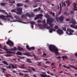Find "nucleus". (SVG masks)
<instances>
[{
  "mask_svg": "<svg viewBox=\"0 0 77 77\" xmlns=\"http://www.w3.org/2000/svg\"><path fill=\"white\" fill-rule=\"evenodd\" d=\"M53 21H54V19L53 18L51 19V20H47V23L48 24H50V26L48 28L47 27V25H45V26H40L39 27H40L41 29H44L45 27L48 29L49 33H52L53 32H55L56 29L53 28V27L54 26V25L51 23L53 22Z\"/></svg>",
  "mask_w": 77,
  "mask_h": 77,
  "instance_id": "1",
  "label": "nucleus"
},
{
  "mask_svg": "<svg viewBox=\"0 0 77 77\" xmlns=\"http://www.w3.org/2000/svg\"><path fill=\"white\" fill-rule=\"evenodd\" d=\"M5 47H6V46H3L1 45L0 44V48H2V49H3L4 50H6L8 52V53H13V54H15V52H11V51H14V50H19V51H21V50H23V48H20V46H18L17 49L16 48V47H14V48H12L11 49H6V48H5Z\"/></svg>",
  "mask_w": 77,
  "mask_h": 77,
  "instance_id": "2",
  "label": "nucleus"
},
{
  "mask_svg": "<svg viewBox=\"0 0 77 77\" xmlns=\"http://www.w3.org/2000/svg\"><path fill=\"white\" fill-rule=\"evenodd\" d=\"M49 48L51 51L54 52L57 54H59V52H58L59 50H58L57 47L54 45H49Z\"/></svg>",
  "mask_w": 77,
  "mask_h": 77,
  "instance_id": "3",
  "label": "nucleus"
},
{
  "mask_svg": "<svg viewBox=\"0 0 77 77\" xmlns=\"http://www.w3.org/2000/svg\"><path fill=\"white\" fill-rule=\"evenodd\" d=\"M68 32H72V33H74V31L73 30L71 29L70 28L67 29V31L66 32V34H67L68 35H73V34L71 33H69Z\"/></svg>",
  "mask_w": 77,
  "mask_h": 77,
  "instance_id": "4",
  "label": "nucleus"
},
{
  "mask_svg": "<svg viewBox=\"0 0 77 77\" xmlns=\"http://www.w3.org/2000/svg\"><path fill=\"white\" fill-rule=\"evenodd\" d=\"M56 20L57 22L60 23H62L63 20V17L61 16L59 18L57 17L56 18Z\"/></svg>",
  "mask_w": 77,
  "mask_h": 77,
  "instance_id": "5",
  "label": "nucleus"
},
{
  "mask_svg": "<svg viewBox=\"0 0 77 77\" xmlns=\"http://www.w3.org/2000/svg\"><path fill=\"white\" fill-rule=\"evenodd\" d=\"M6 43L7 44L9 45L10 47L13 46L14 45V42L10 40L9 39H8V42H6Z\"/></svg>",
  "mask_w": 77,
  "mask_h": 77,
  "instance_id": "6",
  "label": "nucleus"
},
{
  "mask_svg": "<svg viewBox=\"0 0 77 77\" xmlns=\"http://www.w3.org/2000/svg\"><path fill=\"white\" fill-rule=\"evenodd\" d=\"M57 33H58L59 35H62L63 34V31L62 30V29H58L57 31Z\"/></svg>",
  "mask_w": 77,
  "mask_h": 77,
  "instance_id": "7",
  "label": "nucleus"
},
{
  "mask_svg": "<svg viewBox=\"0 0 77 77\" xmlns=\"http://www.w3.org/2000/svg\"><path fill=\"white\" fill-rule=\"evenodd\" d=\"M26 47L27 49L29 50H31V49H32V50H34L35 48L34 47H32L31 48H29V45H27L26 46Z\"/></svg>",
  "mask_w": 77,
  "mask_h": 77,
  "instance_id": "8",
  "label": "nucleus"
},
{
  "mask_svg": "<svg viewBox=\"0 0 77 77\" xmlns=\"http://www.w3.org/2000/svg\"><path fill=\"white\" fill-rule=\"evenodd\" d=\"M42 17V15L40 14L37 15V16L34 18V20H38V19L39 17Z\"/></svg>",
  "mask_w": 77,
  "mask_h": 77,
  "instance_id": "9",
  "label": "nucleus"
},
{
  "mask_svg": "<svg viewBox=\"0 0 77 77\" xmlns=\"http://www.w3.org/2000/svg\"><path fill=\"white\" fill-rule=\"evenodd\" d=\"M17 10L19 11V12L17 14H21L22 11V8H19L17 9Z\"/></svg>",
  "mask_w": 77,
  "mask_h": 77,
  "instance_id": "10",
  "label": "nucleus"
},
{
  "mask_svg": "<svg viewBox=\"0 0 77 77\" xmlns=\"http://www.w3.org/2000/svg\"><path fill=\"white\" fill-rule=\"evenodd\" d=\"M26 16H28V17H30V18H31V17H34V14H32V15H30V14H29V13H26Z\"/></svg>",
  "mask_w": 77,
  "mask_h": 77,
  "instance_id": "11",
  "label": "nucleus"
},
{
  "mask_svg": "<svg viewBox=\"0 0 77 77\" xmlns=\"http://www.w3.org/2000/svg\"><path fill=\"white\" fill-rule=\"evenodd\" d=\"M12 22H17V21H18V22H19V23H23V24H27V23H25L24 22H22V21H18L17 20H16V21H11Z\"/></svg>",
  "mask_w": 77,
  "mask_h": 77,
  "instance_id": "12",
  "label": "nucleus"
},
{
  "mask_svg": "<svg viewBox=\"0 0 77 77\" xmlns=\"http://www.w3.org/2000/svg\"><path fill=\"white\" fill-rule=\"evenodd\" d=\"M70 23H72V24H76V22L74 19H72V21L70 22Z\"/></svg>",
  "mask_w": 77,
  "mask_h": 77,
  "instance_id": "13",
  "label": "nucleus"
},
{
  "mask_svg": "<svg viewBox=\"0 0 77 77\" xmlns=\"http://www.w3.org/2000/svg\"><path fill=\"white\" fill-rule=\"evenodd\" d=\"M70 27L73 28L74 29H77V26L72 24L70 26Z\"/></svg>",
  "mask_w": 77,
  "mask_h": 77,
  "instance_id": "14",
  "label": "nucleus"
},
{
  "mask_svg": "<svg viewBox=\"0 0 77 77\" xmlns=\"http://www.w3.org/2000/svg\"><path fill=\"white\" fill-rule=\"evenodd\" d=\"M75 6H74V8L73 9V10L74 11H77V7H76V6L77 5V4L75 3L74 4Z\"/></svg>",
  "mask_w": 77,
  "mask_h": 77,
  "instance_id": "15",
  "label": "nucleus"
},
{
  "mask_svg": "<svg viewBox=\"0 0 77 77\" xmlns=\"http://www.w3.org/2000/svg\"><path fill=\"white\" fill-rule=\"evenodd\" d=\"M40 75L41 76V77H50V76L48 75H44V74L41 75L40 74Z\"/></svg>",
  "mask_w": 77,
  "mask_h": 77,
  "instance_id": "16",
  "label": "nucleus"
},
{
  "mask_svg": "<svg viewBox=\"0 0 77 77\" xmlns=\"http://www.w3.org/2000/svg\"><path fill=\"white\" fill-rule=\"evenodd\" d=\"M16 54L17 55H22V54H21V53L17 51V52L16 53Z\"/></svg>",
  "mask_w": 77,
  "mask_h": 77,
  "instance_id": "17",
  "label": "nucleus"
},
{
  "mask_svg": "<svg viewBox=\"0 0 77 77\" xmlns=\"http://www.w3.org/2000/svg\"><path fill=\"white\" fill-rule=\"evenodd\" d=\"M23 4L21 3H18L17 5V6H23Z\"/></svg>",
  "mask_w": 77,
  "mask_h": 77,
  "instance_id": "18",
  "label": "nucleus"
},
{
  "mask_svg": "<svg viewBox=\"0 0 77 77\" xmlns=\"http://www.w3.org/2000/svg\"><path fill=\"white\" fill-rule=\"evenodd\" d=\"M4 56H6V57H10V56H11V54H8L7 55H4Z\"/></svg>",
  "mask_w": 77,
  "mask_h": 77,
  "instance_id": "19",
  "label": "nucleus"
},
{
  "mask_svg": "<svg viewBox=\"0 0 77 77\" xmlns=\"http://www.w3.org/2000/svg\"><path fill=\"white\" fill-rule=\"evenodd\" d=\"M63 66L64 68H67V69H70V67H67L65 65H63Z\"/></svg>",
  "mask_w": 77,
  "mask_h": 77,
  "instance_id": "20",
  "label": "nucleus"
},
{
  "mask_svg": "<svg viewBox=\"0 0 77 77\" xmlns=\"http://www.w3.org/2000/svg\"><path fill=\"white\" fill-rule=\"evenodd\" d=\"M62 58H63V60H64V59H65V58H66V59H68V57H67L66 56H63L62 57Z\"/></svg>",
  "mask_w": 77,
  "mask_h": 77,
  "instance_id": "21",
  "label": "nucleus"
},
{
  "mask_svg": "<svg viewBox=\"0 0 77 77\" xmlns=\"http://www.w3.org/2000/svg\"><path fill=\"white\" fill-rule=\"evenodd\" d=\"M66 3L67 4V6H69L70 5V2L69 1H68L66 2Z\"/></svg>",
  "mask_w": 77,
  "mask_h": 77,
  "instance_id": "22",
  "label": "nucleus"
},
{
  "mask_svg": "<svg viewBox=\"0 0 77 77\" xmlns=\"http://www.w3.org/2000/svg\"><path fill=\"white\" fill-rule=\"evenodd\" d=\"M26 60L27 62H29V63H32V61H30V60L27 58L26 59Z\"/></svg>",
  "mask_w": 77,
  "mask_h": 77,
  "instance_id": "23",
  "label": "nucleus"
},
{
  "mask_svg": "<svg viewBox=\"0 0 77 77\" xmlns=\"http://www.w3.org/2000/svg\"><path fill=\"white\" fill-rule=\"evenodd\" d=\"M71 67L72 68H74V69H75L76 70L77 69V68L74 66H71Z\"/></svg>",
  "mask_w": 77,
  "mask_h": 77,
  "instance_id": "24",
  "label": "nucleus"
},
{
  "mask_svg": "<svg viewBox=\"0 0 77 77\" xmlns=\"http://www.w3.org/2000/svg\"><path fill=\"white\" fill-rule=\"evenodd\" d=\"M2 63H4V64H5V65H8V64L7 63V62L6 61H3Z\"/></svg>",
  "mask_w": 77,
  "mask_h": 77,
  "instance_id": "25",
  "label": "nucleus"
},
{
  "mask_svg": "<svg viewBox=\"0 0 77 77\" xmlns=\"http://www.w3.org/2000/svg\"><path fill=\"white\" fill-rule=\"evenodd\" d=\"M31 24H35L36 23L35 22H31L30 23Z\"/></svg>",
  "mask_w": 77,
  "mask_h": 77,
  "instance_id": "26",
  "label": "nucleus"
},
{
  "mask_svg": "<svg viewBox=\"0 0 77 77\" xmlns=\"http://www.w3.org/2000/svg\"><path fill=\"white\" fill-rule=\"evenodd\" d=\"M5 16H3V15H2L1 16H0V18H3L4 17H5Z\"/></svg>",
  "mask_w": 77,
  "mask_h": 77,
  "instance_id": "27",
  "label": "nucleus"
},
{
  "mask_svg": "<svg viewBox=\"0 0 77 77\" xmlns=\"http://www.w3.org/2000/svg\"><path fill=\"white\" fill-rule=\"evenodd\" d=\"M11 66L12 67V68H17V67L16 66H14L12 64H10Z\"/></svg>",
  "mask_w": 77,
  "mask_h": 77,
  "instance_id": "28",
  "label": "nucleus"
},
{
  "mask_svg": "<svg viewBox=\"0 0 77 77\" xmlns=\"http://www.w3.org/2000/svg\"><path fill=\"white\" fill-rule=\"evenodd\" d=\"M6 5L5 3H1V6H4V5Z\"/></svg>",
  "mask_w": 77,
  "mask_h": 77,
  "instance_id": "29",
  "label": "nucleus"
},
{
  "mask_svg": "<svg viewBox=\"0 0 77 77\" xmlns=\"http://www.w3.org/2000/svg\"><path fill=\"white\" fill-rule=\"evenodd\" d=\"M62 29H63V30H64V31H66V28H65V27H63L62 28Z\"/></svg>",
  "mask_w": 77,
  "mask_h": 77,
  "instance_id": "30",
  "label": "nucleus"
},
{
  "mask_svg": "<svg viewBox=\"0 0 77 77\" xmlns=\"http://www.w3.org/2000/svg\"><path fill=\"white\" fill-rule=\"evenodd\" d=\"M48 15L47 14H45V16L46 18H48Z\"/></svg>",
  "mask_w": 77,
  "mask_h": 77,
  "instance_id": "31",
  "label": "nucleus"
},
{
  "mask_svg": "<svg viewBox=\"0 0 77 77\" xmlns=\"http://www.w3.org/2000/svg\"><path fill=\"white\" fill-rule=\"evenodd\" d=\"M11 12H15V9H14L11 10Z\"/></svg>",
  "mask_w": 77,
  "mask_h": 77,
  "instance_id": "32",
  "label": "nucleus"
},
{
  "mask_svg": "<svg viewBox=\"0 0 77 77\" xmlns=\"http://www.w3.org/2000/svg\"><path fill=\"white\" fill-rule=\"evenodd\" d=\"M62 5L63 7V6H65V3H62Z\"/></svg>",
  "mask_w": 77,
  "mask_h": 77,
  "instance_id": "33",
  "label": "nucleus"
},
{
  "mask_svg": "<svg viewBox=\"0 0 77 77\" xmlns=\"http://www.w3.org/2000/svg\"><path fill=\"white\" fill-rule=\"evenodd\" d=\"M50 13L51 14H52V15H53V16H54V14L53 13H52L51 12H50Z\"/></svg>",
  "mask_w": 77,
  "mask_h": 77,
  "instance_id": "34",
  "label": "nucleus"
},
{
  "mask_svg": "<svg viewBox=\"0 0 77 77\" xmlns=\"http://www.w3.org/2000/svg\"><path fill=\"white\" fill-rule=\"evenodd\" d=\"M55 29H58V26H55Z\"/></svg>",
  "mask_w": 77,
  "mask_h": 77,
  "instance_id": "35",
  "label": "nucleus"
},
{
  "mask_svg": "<svg viewBox=\"0 0 77 77\" xmlns=\"http://www.w3.org/2000/svg\"><path fill=\"white\" fill-rule=\"evenodd\" d=\"M64 14H65V15H69V13L66 12L64 13Z\"/></svg>",
  "mask_w": 77,
  "mask_h": 77,
  "instance_id": "36",
  "label": "nucleus"
},
{
  "mask_svg": "<svg viewBox=\"0 0 77 77\" xmlns=\"http://www.w3.org/2000/svg\"><path fill=\"white\" fill-rule=\"evenodd\" d=\"M34 12H37L38 11V9H36L33 10Z\"/></svg>",
  "mask_w": 77,
  "mask_h": 77,
  "instance_id": "37",
  "label": "nucleus"
},
{
  "mask_svg": "<svg viewBox=\"0 0 77 77\" xmlns=\"http://www.w3.org/2000/svg\"><path fill=\"white\" fill-rule=\"evenodd\" d=\"M1 69H2L3 71H6V69L2 68H1Z\"/></svg>",
  "mask_w": 77,
  "mask_h": 77,
  "instance_id": "38",
  "label": "nucleus"
},
{
  "mask_svg": "<svg viewBox=\"0 0 77 77\" xmlns=\"http://www.w3.org/2000/svg\"><path fill=\"white\" fill-rule=\"evenodd\" d=\"M15 1H13L12 2H10V3L11 4H14V3H15Z\"/></svg>",
  "mask_w": 77,
  "mask_h": 77,
  "instance_id": "39",
  "label": "nucleus"
},
{
  "mask_svg": "<svg viewBox=\"0 0 77 77\" xmlns=\"http://www.w3.org/2000/svg\"><path fill=\"white\" fill-rule=\"evenodd\" d=\"M70 13L71 14H74V12L73 11H71Z\"/></svg>",
  "mask_w": 77,
  "mask_h": 77,
  "instance_id": "40",
  "label": "nucleus"
},
{
  "mask_svg": "<svg viewBox=\"0 0 77 77\" xmlns=\"http://www.w3.org/2000/svg\"><path fill=\"white\" fill-rule=\"evenodd\" d=\"M20 59H24V58H25V57H20Z\"/></svg>",
  "mask_w": 77,
  "mask_h": 77,
  "instance_id": "41",
  "label": "nucleus"
},
{
  "mask_svg": "<svg viewBox=\"0 0 77 77\" xmlns=\"http://www.w3.org/2000/svg\"><path fill=\"white\" fill-rule=\"evenodd\" d=\"M7 17H12V16L11 15L7 16H6Z\"/></svg>",
  "mask_w": 77,
  "mask_h": 77,
  "instance_id": "42",
  "label": "nucleus"
},
{
  "mask_svg": "<svg viewBox=\"0 0 77 77\" xmlns=\"http://www.w3.org/2000/svg\"><path fill=\"white\" fill-rule=\"evenodd\" d=\"M7 68H11V66H7L6 67Z\"/></svg>",
  "mask_w": 77,
  "mask_h": 77,
  "instance_id": "43",
  "label": "nucleus"
},
{
  "mask_svg": "<svg viewBox=\"0 0 77 77\" xmlns=\"http://www.w3.org/2000/svg\"><path fill=\"white\" fill-rule=\"evenodd\" d=\"M66 21H69V19H66Z\"/></svg>",
  "mask_w": 77,
  "mask_h": 77,
  "instance_id": "44",
  "label": "nucleus"
},
{
  "mask_svg": "<svg viewBox=\"0 0 77 77\" xmlns=\"http://www.w3.org/2000/svg\"><path fill=\"white\" fill-rule=\"evenodd\" d=\"M29 2V1L28 0H26L25 1V2H26V3H28V2Z\"/></svg>",
  "mask_w": 77,
  "mask_h": 77,
  "instance_id": "45",
  "label": "nucleus"
},
{
  "mask_svg": "<svg viewBox=\"0 0 77 77\" xmlns=\"http://www.w3.org/2000/svg\"><path fill=\"white\" fill-rule=\"evenodd\" d=\"M38 23H41V20H37Z\"/></svg>",
  "mask_w": 77,
  "mask_h": 77,
  "instance_id": "46",
  "label": "nucleus"
},
{
  "mask_svg": "<svg viewBox=\"0 0 77 77\" xmlns=\"http://www.w3.org/2000/svg\"><path fill=\"white\" fill-rule=\"evenodd\" d=\"M50 62L49 61H47L46 62V63H50Z\"/></svg>",
  "mask_w": 77,
  "mask_h": 77,
  "instance_id": "47",
  "label": "nucleus"
},
{
  "mask_svg": "<svg viewBox=\"0 0 77 77\" xmlns=\"http://www.w3.org/2000/svg\"><path fill=\"white\" fill-rule=\"evenodd\" d=\"M60 9H61L62 6H61V4H60Z\"/></svg>",
  "mask_w": 77,
  "mask_h": 77,
  "instance_id": "48",
  "label": "nucleus"
},
{
  "mask_svg": "<svg viewBox=\"0 0 77 77\" xmlns=\"http://www.w3.org/2000/svg\"><path fill=\"white\" fill-rule=\"evenodd\" d=\"M38 66H40L41 65V63H38Z\"/></svg>",
  "mask_w": 77,
  "mask_h": 77,
  "instance_id": "49",
  "label": "nucleus"
},
{
  "mask_svg": "<svg viewBox=\"0 0 77 77\" xmlns=\"http://www.w3.org/2000/svg\"><path fill=\"white\" fill-rule=\"evenodd\" d=\"M59 14H61V11H60L58 13Z\"/></svg>",
  "mask_w": 77,
  "mask_h": 77,
  "instance_id": "50",
  "label": "nucleus"
},
{
  "mask_svg": "<svg viewBox=\"0 0 77 77\" xmlns=\"http://www.w3.org/2000/svg\"><path fill=\"white\" fill-rule=\"evenodd\" d=\"M31 28H32V29H33V25H32Z\"/></svg>",
  "mask_w": 77,
  "mask_h": 77,
  "instance_id": "51",
  "label": "nucleus"
},
{
  "mask_svg": "<svg viewBox=\"0 0 77 77\" xmlns=\"http://www.w3.org/2000/svg\"><path fill=\"white\" fill-rule=\"evenodd\" d=\"M57 59H60V58H61V57H57Z\"/></svg>",
  "mask_w": 77,
  "mask_h": 77,
  "instance_id": "52",
  "label": "nucleus"
},
{
  "mask_svg": "<svg viewBox=\"0 0 77 77\" xmlns=\"http://www.w3.org/2000/svg\"><path fill=\"white\" fill-rule=\"evenodd\" d=\"M17 60L19 61V62H20V59H17Z\"/></svg>",
  "mask_w": 77,
  "mask_h": 77,
  "instance_id": "53",
  "label": "nucleus"
},
{
  "mask_svg": "<svg viewBox=\"0 0 77 77\" xmlns=\"http://www.w3.org/2000/svg\"><path fill=\"white\" fill-rule=\"evenodd\" d=\"M32 69L33 71H35V69H34V68H32Z\"/></svg>",
  "mask_w": 77,
  "mask_h": 77,
  "instance_id": "54",
  "label": "nucleus"
},
{
  "mask_svg": "<svg viewBox=\"0 0 77 77\" xmlns=\"http://www.w3.org/2000/svg\"><path fill=\"white\" fill-rule=\"evenodd\" d=\"M75 56L77 57V53H75Z\"/></svg>",
  "mask_w": 77,
  "mask_h": 77,
  "instance_id": "55",
  "label": "nucleus"
},
{
  "mask_svg": "<svg viewBox=\"0 0 77 77\" xmlns=\"http://www.w3.org/2000/svg\"><path fill=\"white\" fill-rule=\"evenodd\" d=\"M43 23H45V20H44L43 21Z\"/></svg>",
  "mask_w": 77,
  "mask_h": 77,
  "instance_id": "56",
  "label": "nucleus"
},
{
  "mask_svg": "<svg viewBox=\"0 0 77 77\" xmlns=\"http://www.w3.org/2000/svg\"><path fill=\"white\" fill-rule=\"evenodd\" d=\"M43 56H45L46 55V54H45V53H44L43 54Z\"/></svg>",
  "mask_w": 77,
  "mask_h": 77,
  "instance_id": "57",
  "label": "nucleus"
},
{
  "mask_svg": "<svg viewBox=\"0 0 77 77\" xmlns=\"http://www.w3.org/2000/svg\"><path fill=\"white\" fill-rule=\"evenodd\" d=\"M61 66H62V64H59V66H60V67Z\"/></svg>",
  "mask_w": 77,
  "mask_h": 77,
  "instance_id": "58",
  "label": "nucleus"
},
{
  "mask_svg": "<svg viewBox=\"0 0 77 77\" xmlns=\"http://www.w3.org/2000/svg\"><path fill=\"white\" fill-rule=\"evenodd\" d=\"M13 72H14V73H15V71L14 70L13 71Z\"/></svg>",
  "mask_w": 77,
  "mask_h": 77,
  "instance_id": "59",
  "label": "nucleus"
},
{
  "mask_svg": "<svg viewBox=\"0 0 77 77\" xmlns=\"http://www.w3.org/2000/svg\"><path fill=\"white\" fill-rule=\"evenodd\" d=\"M5 20H8V21H9V20H10V19H7Z\"/></svg>",
  "mask_w": 77,
  "mask_h": 77,
  "instance_id": "60",
  "label": "nucleus"
},
{
  "mask_svg": "<svg viewBox=\"0 0 77 77\" xmlns=\"http://www.w3.org/2000/svg\"><path fill=\"white\" fill-rule=\"evenodd\" d=\"M43 59V60H47V59Z\"/></svg>",
  "mask_w": 77,
  "mask_h": 77,
  "instance_id": "61",
  "label": "nucleus"
},
{
  "mask_svg": "<svg viewBox=\"0 0 77 77\" xmlns=\"http://www.w3.org/2000/svg\"><path fill=\"white\" fill-rule=\"evenodd\" d=\"M0 24L1 25H3V24H2V23H1V22H0Z\"/></svg>",
  "mask_w": 77,
  "mask_h": 77,
  "instance_id": "62",
  "label": "nucleus"
},
{
  "mask_svg": "<svg viewBox=\"0 0 77 77\" xmlns=\"http://www.w3.org/2000/svg\"><path fill=\"white\" fill-rule=\"evenodd\" d=\"M77 33V32H76L75 33V34L76 35V36H77V34H76V33Z\"/></svg>",
  "mask_w": 77,
  "mask_h": 77,
  "instance_id": "63",
  "label": "nucleus"
},
{
  "mask_svg": "<svg viewBox=\"0 0 77 77\" xmlns=\"http://www.w3.org/2000/svg\"><path fill=\"white\" fill-rule=\"evenodd\" d=\"M54 65V63H52L51 64V65Z\"/></svg>",
  "mask_w": 77,
  "mask_h": 77,
  "instance_id": "64",
  "label": "nucleus"
}]
</instances>
